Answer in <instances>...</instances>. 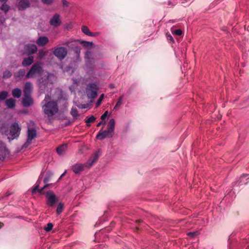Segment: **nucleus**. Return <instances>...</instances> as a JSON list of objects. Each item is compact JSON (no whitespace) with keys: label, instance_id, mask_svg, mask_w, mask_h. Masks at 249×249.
Here are the masks:
<instances>
[{"label":"nucleus","instance_id":"f257e3e1","mask_svg":"<svg viewBox=\"0 0 249 249\" xmlns=\"http://www.w3.org/2000/svg\"><path fill=\"white\" fill-rule=\"evenodd\" d=\"M51 97L49 95H46L41 103L44 114L49 117L53 116L58 111L57 102L54 101H49Z\"/></svg>","mask_w":249,"mask_h":249},{"label":"nucleus","instance_id":"f03ea898","mask_svg":"<svg viewBox=\"0 0 249 249\" xmlns=\"http://www.w3.org/2000/svg\"><path fill=\"white\" fill-rule=\"evenodd\" d=\"M102 151L100 149L96 150L93 154L89 158L87 162L84 164H79V172L84 170V167L88 168H90L92 165L97 162L99 157L101 156Z\"/></svg>","mask_w":249,"mask_h":249},{"label":"nucleus","instance_id":"7ed1b4c3","mask_svg":"<svg viewBox=\"0 0 249 249\" xmlns=\"http://www.w3.org/2000/svg\"><path fill=\"white\" fill-rule=\"evenodd\" d=\"M98 90V86L96 83H90L87 85L86 89V93L88 99L90 100V103H92L94 98L97 97Z\"/></svg>","mask_w":249,"mask_h":249},{"label":"nucleus","instance_id":"20e7f679","mask_svg":"<svg viewBox=\"0 0 249 249\" xmlns=\"http://www.w3.org/2000/svg\"><path fill=\"white\" fill-rule=\"evenodd\" d=\"M42 71L43 69L41 63L37 62L32 66L29 71L27 72L26 75V78H31L36 76H39L41 75Z\"/></svg>","mask_w":249,"mask_h":249},{"label":"nucleus","instance_id":"39448f33","mask_svg":"<svg viewBox=\"0 0 249 249\" xmlns=\"http://www.w3.org/2000/svg\"><path fill=\"white\" fill-rule=\"evenodd\" d=\"M21 128L18 122H15L10 127V136L12 139H17L19 136Z\"/></svg>","mask_w":249,"mask_h":249},{"label":"nucleus","instance_id":"423d86ee","mask_svg":"<svg viewBox=\"0 0 249 249\" xmlns=\"http://www.w3.org/2000/svg\"><path fill=\"white\" fill-rule=\"evenodd\" d=\"M46 197L47 198V204L51 207L53 206L58 200L57 197L52 191L47 192Z\"/></svg>","mask_w":249,"mask_h":249},{"label":"nucleus","instance_id":"0eeeda50","mask_svg":"<svg viewBox=\"0 0 249 249\" xmlns=\"http://www.w3.org/2000/svg\"><path fill=\"white\" fill-rule=\"evenodd\" d=\"M53 54L59 59L62 60L67 54V50L63 47H57L54 49Z\"/></svg>","mask_w":249,"mask_h":249},{"label":"nucleus","instance_id":"6e6552de","mask_svg":"<svg viewBox=\"0 0 249 249\" xmlns=\"http://www.w3.org/2000/svg\"><path fill=\"white\" fill-rule=\"evenodd\" d=\"M25 53L28 55L34 54L37 52V46L34 44H27L24 48Z\"/></svg>","mask_w":249,"mask_h":249},{"label":"nucleus","instance_id":"1a4fd4ad","mask_svg":"<svg viewBox=\"0 0 249 249\" xmlns=\"http://www.w3.org/2000/svg\"><path fill=\"white\" fill-rule=\"evenodd\" d=\"M9 151L5 144L2 142H0V157L4 160L5 158L9 156Z\"/></svg>","mask_w":249,"mask_h":249},{"label":"nucleus","instance_id":"9d476101","mask_svg":"<svg viewBox=\"0 0 249 249\" xmlns=\"http://www.w3.org/2000/svg\"><path fill=\"white\" fill-rule=\"evenodd\" d=\"M61 21L60 19V16L58 14H55L50 20V24L54 27H57L61 24Z\"/></svg>","mask_w":249,"mask_h":249},{"label":"nucleus","instance_id":"9b49d317","mask_svg":"<svg viewBox=\"0 0 249 249\" xmlns=\"http://www.w3.org/2000/svg\"><path fill=\"white\" fill-rule=\"evenodd\" d=\"M33 89V86L32 83L30 82H26L23 89L24 96L31 95Z\"/></svg>","mask_w":249,"mask_h":249},{"label":"nucleus","instance_id":"f8f14e48","mask_svg":"<svg viewBox=\"0 0 249 249\" xmlns=\"http://www.w3.org/2000/svg\"><path fill=\"white\" fill-rule=\"evenodd\" d=\"M114 133L112 132H110L108 130H105L101 133H99L96 138L97 139H106V138H110L113 135Z\"/></svg>","mask_w":249,"mask_h":249},{"label":"nucleus","instance_id":"ddd939ff","mask_svg":"<svg viewBox=\"0 0 249 249\" xmlns=\"http://www.w3.org/2000/svg\"><path fill=\"white\" fill-rule=\"evenodd\" d=\"M30 6V3L28 0H20L18 4L19 10H24Z\"/></svg>","mask_w":249,"mask_h":249},{"label":"nucleus","instance_id":"4468645a","mask_svg":"<svg viewBox=\"0 0 249 249\" xmlns=\"http://www.w3.org/2000/svg\"><path fill=\"white\" fill-rule=\"evenodd\" d=\"M49 38L45 36H40L36 40V42L38 46H44L48 43Z\"/></svg>","mask_w":249,"mask_h":249},{"label":"nucleus","instance_id":"2eb2a0df","mask_svg":"<svg viewBox=\"0 0 249 249\" xmlns=\"http://www.w3.org/2000/svg\"><path fill=\"white\" fill-rule=\"evenodd\" d=\"M28 139L27 140H32L36 138V130L34 127H29L27 132Z\"/></svg>","mask_w":249,"mask_h":249},{"label":"nucleus","instance_id":"dca6fc26","mask_svg":"<svg viewBox=\"0 0 249 249\" xmlns=\"http://www.w3.org/2000/svg\"><path fill=\"white\" fill-rule=\"evenodd\" d=\"M33 101L31 95L24 96L22 99V104L24 107H28L33 104Z\"/></svg>","mask_w":249,"mask_h":249},{"label":"nucleus","instance_id":"f3484780","mask_svg":"<svg viewBox=\"0 0 249 249\" xmlns=\"http://www.w3.org/2000/svg\"><path fill=\"white\" fill-rule=\"evenodd\" d=\"M82 32L84 33L86 35L89 36H95L99 34L98 33H92L90 32L88 27L86 26H83L81 27Z\"/></svg>","mask_w":249,"mask_h":249},{"label":"nucleus","instance_id":"a211bd4d","mask_svg":"<svg viewBox=\"0 0 249 249\" xmlns=\"http://www.w3.org/2000/svg\"><path fill=\"white\" fill-rule=\"evenodd\" d=\"M68 148V145L67 143H63L60 145L56 148V152L59 155L63 154Z\"/></svg>","mask_w":249,"mask_h":249},{"label":"nucleus","instance_id":"6ab92c4d","mask_svg":"<svg viewBox=\"0 0 249 249\" xmlns=\"http://www.w3.org/2000/svg\"><path fill=\"white\" fill-rule=\"evenodd\" d=\"M34 62L33 56H29L27 58H25L23 59L22 62V64L24 66H29L32 64Z\"/></svg>","mask_w":249,"mask_h":249},{"label":"nucleus","instance_id":"aec40b11","mask_svg":"<svg viewBox=\"0 0 249 249\" xmlns=\"http://www.w3.org/2000/svg\"><path fill=\"white\" fill-rule=\"evenodd\" d=\"M5 104L8 108H13L15 107V100L13 98H10L6 100Z\"/></svg>","mask_w":249,"mask_h":249},{"label":"nucleus","instance_id":"412c9836","mask_svg":"<svg viewBox=\"0 0 249 249\" xmlns=\"http://www.w3.org/2000/svg\"><path fill=\"white\" fill-rule=\"evenodd\" d=\"M21 90L19 89L16 88L12 90V94L15 98H19L21 95Z\"/></svg>","mask_w":249,"mask_h":249},{"label":"nucleus","instance_id":"4be33fe9","mask_svg":"<svg viewBox=\"0 0 249 249\" xmlns=\"http://www.w3.org/2000/svg\"><path fill=\"white\" fill-rule=\"evenodd\" d=\"M115 127V120L114 119H111L109 121L107 124V130L110 132L114 133V129Z\"/></svg>","mask_w":249,"mask_h":249},{"label":"nucleus","instance_id":"5701e85b","mask_svg":"<svg viewBox=\"0 0 249 249\" xmlns=\"http://www.w3.org/2000/svg\"><path fill=\"white\" fill-rule=\"evenodd\" d=\"M79 43L82 44L83 46L87 48H91L93 47V43L92 42L86 41H81L79 40Z\"/></svg>","mask_w":249,"mask_h":249},{"label":"nucleus","instance_id":"b1692460","mask_svg":"<svg viewBox=\"0 0 249 249\" xmlns=\"http://www.w3.org/2000/svg\"><path fill=\"white\" fill-rule=\"evenodd\" d=\"M53 176V173L50 171H48L47 172L46 174V176L43 180V182L44 183H48L52 178Z\"/></svg>","mask_w":249,"mask_h":249},{"label":"nucleus","instance_id":"393cba45","mask_svg":"<svg viewBox=\"0 0 249 249\" xmlns=\"http://www.w3.org/2000/svg\"><path fill=\"white\" fill-rule=\"evenodd\" d=\"M26 73L25 70L24 69H20L18 71L15 73V77L16 78H20L23 77L25 75Z\"/></svg>","mask_w":249,"mask_h":249},{"label":"nucleus","instance_id":"a878e982","mask_svg":"<svg viewBox=\"0 0 249 249\" xmlns=\"http://www.w3.org/2000/svg\"><path fill=\"white\" fill-rule=\"evenodd\" d=\"M12 75V72L9 71H5L3 73L2 77L4 79H8L11 77Z\"/></svg>","mask_w":249,"mask_h":249},{"label":"nucleus","instance_id":"bb28decb","mask_svg":"<svg viewBox=\"0 0 249 249\" xmlns=\"http://www.w3.org/2000/svg\"><path fill=\"white\" fill-rule=\"evenodd\" d=\"M96 118L94 116H91L89 117H87L85 119V122L87 124H90L95 121Z\"/></svg>","mask_w":249,"mask_h":249},{"label":"nucleus","instance_id":"cd10ccee","mask_svg":"<svg viewBox=\"0 0 249 249\" xmlns=\"http://www.w3.org/2000/svg\"><path fill=\"white\" fill-rule=\"evenodd\" d=\"M47 52L43 50H39L37 53V57L39 59H42L46 55Z\"/></svg>","mask_w":249,"mask_h":249},{"label":"nucleus","instance_id":"c85d7f7f","mask_svg":"<svg viewBox=\"0 0 249 249\" xmlns=\"http://www.w3.org/2000/svg\"><path fill=\"white\" fill-rule=\"evenodd\" d=\"M8 93L6 91H2L0 92V100H4L8 96Z\"/></svg>","mask_w":249,"mask_h":249},{"label":"nucleus","instance_id":"c756f323","mask_svg":"<svg viewBox=\"0 0 249 249\" xmlns=\"http://www.w3.org/2000/svg\"><path fill=\"white\" fill-rule=\"evenodd\" d=\"M123 100V96H120L118 99V100L114 107V110H117L118 107L122 104V102Z\"/></svg>","mask_w":249,"mask_h":249},{"label":"nucleus","instance_id":"7c9ffc66","mask_svg":"<svg viewBox=\"0 0 249 249\" xmlns=\"http://www.w3.org/2000/svg\"><path fill=\"white\" fill-rule=\"evenodd\" d=\"M52 185V184H48L47 183H45V185L42 188H41L40 189V190H39V194H40V195H44V194H45V192H44V190L45 189L48 188V187H49Z\"/></svg>","mask_w":249,"mask_h":249},{"label":"nucleus","instance_id":"2f4dec72","mask_svg":"<svg viewBox=\"0 0 249 249\" xmlns=\"http://www.w3.org/2000/svg\"><path fill=\"white\" fill-rule=\"evenodd\" d=\"M63 209V204L62 203H59V204L57 206V209H56V213L58 214H60Z\"/></svg>","mask_w":249,"mask_h":249},{"label":"nucleus","instance_id":"473e14b6","mask_svg":"<svg viewBox=\"0 0 249 249\" xmlns=\"http://www.w3.org/2000/svg\"><path fill=\"white\" fill-rule=\"evenodd\" d=\"M39 185L40 184H39L36 183L35 187L33 189L32 191V194L33 195L35 194L37 191L39 194V190L40 189H39Z\"/></svg>","mask_w":249,"mask_h":249},{"label":"nucleus","instance_id":"72a5a7b5","mask_svg":"<svg viewBox=\"0 0 249 249\" xmlns=\"http://www.w3.org/2000/svg\"><path fill=\"white\" fill-rule=\"evenodd\" d=\"M104 98V94H102L99 98L98 99L96 104V107H98L101 104L103 99Z\"/></svg>","mask_w":249,"mask_h":249},{"label":"nucleus","instance_id":"f704fd0d","mask_svg":"<svg viewBox=\"0 0 249 249\" xmlns=\"http://www.w3.org/2000/svg\"><path fill=\"white\" fill-rule=\"evenodd\" d=\"M32 141H26V142L21 146V148L18 150V151H20L21 150H23L24 149L27 148L29 145L32 143Z\"/></svg>","mask_w":249,"mask_h":249},{"label":"nucleus","instance_id":"c9c22d12","mask_svg":"<svg viewBox=\"0 0 249 249\" xmlns=\"http://www.w3.org/2000/svg\"><path fill=\"white\" fill-rule=\"evenodd\" d=\"M198 234H199V232L198 231H192V232H189L187 233V234L189 236L194 238V237L196 236L197 235H198Z\"/></svg>","mask_w":249,"mask_h":249},{"label":"nucleus","instance_id":"e433bc0d","mask_svg":"<svg viewBox=\"0 0 249 249\" xmlns=\"http://www.w3.org/2000/svg\"><path fill=\"white\" fill-rule=\"evenodd\" d=\"M53 228V224L52 223H48L47 224L46 227L44 228V230L46 231H50L51 230H52Z\"/></svg>","mask_w":249,"mask_h":249},{"label":"nucleus","instance_id":"4c0bfd02","mask_svg":"<svg viewBox=\"0 0 249 249\" xmlns=\"http://www.w3.org/2000/svg\"><path fill=\"white\" fill-rule=\"evenodd\" d=\"M7 128V124L3 122H0V131H2L3 129Z\"/></svg>","mask_w":249,"mask_h":249},{"label":"nucleus","instance_id":"58836bf2","mask_svg":"<svg viewBox=\"0 0 249 249\" xmlns=\"http://www.w3.org/2000/svg\"><path fill=\"white\" fill-rule=\"evenodd\" d=\"M9 9V6L6 4H4L1 7V10L3 11L5 13L7 12Z\"/></svg>","mask_w":249,"mask_h":249},{"label":"nucleus","instance_id":"ea45409f","mask_svg":"<svg viewBox=\"0 0 249 249\" xmlns=\"http://www.w3.org/2000/svg\"><path fill=\"white\" fill-rule=\"evenodd\" d=\"M177 0H169L168 1V5L169 6H174L177 4Z\"/></svg>","mask_w":249,"mask_h":249},{"label":"nucleus","instance_id":"a19ab883","mask_svg":"<svg viewBox=\"0 0 249 249\" xmlns=\"http://www.w3.org/2000/svg\"><path fill=\"white\" fill-rule=\"evenodd\" d=\"M91 56V53L89 51H86L85 53V58L86 61L88 62L89 61V57Z\"/></svg>","mask_w":249,"mask_h":249},{"label":"nucleus","instance_id":"79ce46f5","mask_svg":"<svg viewBox=\"0 0 249 249\" xmlns=\"http://www.w3.org/2000/svg\"><path fill=\"white\" fill-rule=\"evenodd\" d=\"M71 114L73 116V117H76L77 116V109L76 108H71Z\"/></svg>","mask_w":249,"mask_h":249},{"label":"nucleus","instance_id":"37998d69","mask_svg":"<svg viewBox=\"0 0 249 249\" xmlns=\"http://www.w3.org/2000/svg\"><path fill=\"white\" fill-rule=\"evenodd\" d=\"M35 125V123L32 120H30L27 123V127L28 129H29V127H34V126Z\"/></svg>","mask_w":249,"mask_h":249},{"label":"nucleus","instance_id":"c03bdc74","mask_svg":"<svg viewBox=\"0 0 249 249\" xmlns=\"http://www.w3.org/2000/svg\"><path fill=\"white\" fill-rule=\"evenodd\" d=\"M174 33L177 36H181L182 32L180 29H177L174 31Z\"/></svg>","mask_w":249,"mask_h":249},{"label":"nucleus","instance_id":"a18cd8bd","mask_svg":"<svg viewBox=\"0 0 249 249\" xmlns=\"http://www.w3.org/2000/svg\"><path fill=\"white\" fill-rule=\"evenodd\" d=\"M54 0H41L42 2L45 4H51L53 3Z\"/></svg>","mask_w":249,"mask_h":249},{"label":"nucleus","instance_id":"49530a36","mask_svg":"<svg viewBox=\"0 0 249 249\" xmlns=\"http://www.w3.org/2000/svg\"><path fill=\"white\" fill-rule=\"evenodd\" d=\"M108 116V111H106L102 115V116H101V119L102 120H104V119H105L107 116Z\"/></svg>","mask_w":249,"mask_h":249},{"label":"nucleus","instance_id":"de8ad7c7","mask_svg":"<svg viewBox=\"0 0 249 249\" xmlns=\"http://www.w3.org/2000/svg\"><path fill=\"white\" fill-rule=\"evenodd\" d=\"M43 177V173L41 172L36 183L40 184L41 183V179Z\"/></svg>","mask_w":249,"mask_h":249},{"label":"nucleus","instance_id":"09e8293b","mask_svg":"<svg viewBox=\"0 0 249 249\" xmlns=\"http://www.w3.org/2000/svg\"><path fill=\"white\" fill-rule=\"evenodd\" d=\"M72 169L74 173H75V174H78V166L76 164L74 165L72 167Z\"/></svg>","mask_w":249,"mask_h":249},{"label":"nucleus","instance_id":"8fccbe9b","mask_svg":"<svg viewBox=\"0 0 249 249\" xmlns=\"http://www.w3.org/2000/svg\"><path fill=\"white\" fill-rule=\"evenodd\" d=\"M167 38L168 41H171L173 42L174 41L173 37L171 35L167 36Z\"/></svg>","mask_w":249,"mask_h":249},{"label":"nucleus","instance_id":"3c124183","mask_svg":"<svg viewBox=\"0 0 249 249\" xmlns=\"http://www.w3.org/2000/svg\"><path fill=\"white\" fill-rule=\"evenodd\" d=\"M62 3L64 6H67L68 2L65 0H62Z\"/></svg>","mask_w":249,"mask_h":249},{"label":"nucleus","instance_id":"603ef678","mask_svg":"<svg viewBox=\"0 0 249 249\" xmlns=\"http://www.w3.org/2000/svg\"><path fill=\"white\" fill-rule=\"evenodd\" d=\"M67 173V171L66 170L60 177V178H59V180H60L65 175V174H66Z\"/></svg>","mask_w":249,"mask_h":249},{"label":"nucleus","instance_id":"864d4df0","mask_svg":"<svg viewBox=\"0 0 249 249\" xmlns=\"http://www.w3.org/2000/svg\"><path fill=\"white\" fill-rule=\"evenodd\" d=\"M105 124V122H104L103 121H100L98 124H97V126H99L100 125H101L102 124Z\"/></svg>","mask_w":249,"mask_h":249},{"label":"nucleus","instance_id":"5fc2aeb1","mask_svg":"<svg viewBox=\"0 0 249 249\" xmlns=\"http://www.w3.org/2000/svg\"><path fill=\"white\" fill-rule=\"evenodd\" d=\"M88 149V148H87V147H86V148H83V149H81V150H80V151H82V153H83V152H84V151L85 150H87Z\"/></svg>","mask_w":249,"mask_h":249},{"label":"nucleus","instance_id":"6e6d98bb","mask_svg":"<svg viewBox=\"0 0 249 249\" xmlns=\"http://www.w3.org/2000/svg\"><path fill=\"white\" fill-rule=\"evenodd\" d=\"M3 226H4L3 223L0 222V229Z\"/></svg>","mask_w":249,"mask_h":249},{"label":"nucleus","instance_id":"4d7b16f0","mask_svg":"<svg viewBox=\"0 0 249 249\" xmlns=\"http://www.w3.org/2000/svg\"><path fill=\"white\" fill-rule=\"evenodd\" d=\"M53 75H52V74H50L48 75V78H49V77H53Z\"/></svg>","mask_w":249,"mask_h":249},{"label":"nucleus","instance_id":"13d9d810","mask_svg":"<svg viewBox=\"0 0 249 249\" xmlns=\"http://www.w3.org/2000/svg\"><path fill=\"white\" fill-rule=\"evenodd\" d=\"M82 108H85L86 107L85 106V105H82V107H81Z\"/></svg>","mask_w":249,"mask_h":249},{"label":"nucleus","instance_id":"bf43d9fd","mask_svg":"<svg viewBox=\"0 0 249 249\" xmlns=\"http://www.w3.org/2000/svg\"><path fill=\"white\" fill-rule=\"evenodd\" d=\"M110 87L111 88H114V86H113L112 85H110Z\"/></svg>","mask_w":249,"mask_h":249},{"label":"nucleus","instance_id":"052dcab7","mask_svg":"<svg viewBox=\"0 0 249 249\" xmlns=\"http://www.w3.org/2000/svg\"><path fill=\"white\" fill-rule=\"evenodd\" d=\"M39 82L40 83L43 82V81L41 80V79H39Z\"/></svg>","mask_w":249,"mask_h":249},{"label":"nucleus","instance_id":"680f3d73","mask_svg":"<svg viewBox=\"0 0 249 249\" xmlns=\"http://www.w3.org/2000/svg\"><path fill=\"white\" fill-rule=\"evenodd\" d=\"M142 222V221L141 220H139L138 221V222H139V223Z\"/></svg>","mask_w":249,"mask_h":249},{"label":"nucleus","instance_id":"e2e57ef3","mask_svg":"<svg viewBox=\"0 0 249 249\" xmlns=\"http://www.w3.org/2000/svg\"><path fill=\"white\" fill-rule=\"evenodd\" d=\"M3 160L2 159L1 157H0V160Z\"/></svg>","mask_w":249,"mask_h":249}]
</instances>
